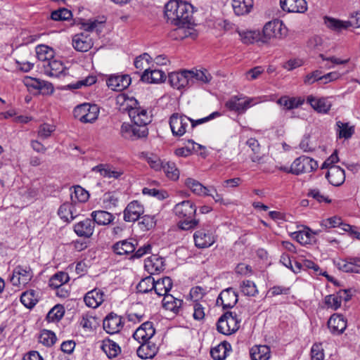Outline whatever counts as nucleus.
<instances>
[{
  "mask_svg": "<svg viewBox=\"0 0 360 360\" xmlns=\"http://www.w3.org/2000/svg\"><path fill=\"white\" fill-rule=\"evenodd\" d=\"M328 327L335 335L342 334L347 328V320L339 314H333L328 321Z\"/></svg>",
  "mask_w": 360,
  "mask_h": 360,
  "instance_id": "20",
  "label": "nucleus"
},
{
  "mask_svg": "<svg viewBox=\"0 0 360 360\" xmlns=\"http://www.w3.org/2000/svg\"><path fill=\"white\" fill-rule=\"evenodd\" d=\"M342 295L337 294L328 295L325 297V304L333 310H337L341 306Z\"/></svg>",
  "mask_w": 360,
  "mask_h": 360,
  "instance_id": "53",
  "label": "nucleus"
},
{
  "mask_svg": "<svg viewBox=\"0 0 360 360\" xmlns=\"http://www.w3.org/2000/svg\"><path fill=\"white\" fill-rule=\"evenodd\" d=\"M144 212L143 206L137 200L129 203L124 210V220L127 222H134Z\"/></svg>",
  "mask_w": 360,
  "mask_h": 360,
  "instance_id": "17",
  "label": "nucleus"
},
{
  "mask_svg": "<svg viewBox=\"0 0 360 360\" xmlns=\"http://www.w3.org/2000/svg\"><path fill=\"white\" fill-rule=\"evenodd\" d=\"M123 326L122 318L114 312L108 314L103 321V329L109 334H115L120 332Z\"/></svg>",
  "mask_w": 360,
  "mask_h": 360,
  "instance_id": "12",
  "label": "nucleus"
},
{
  "mask_svg": "<svg viewBox=\"0 0 360 360\" xmlns=\"http://www.w3.org/2000/svg\"><path fill=\"white\" fill-rule=\"evenodd\" d=\"M184 185L195 195H210V189L193 178H186L184 180Z\"/></svg>",
  "mask_w": 360,
  "mask_h": 360,
  "instance_id": "40",
  "label": "nucleus"
},
{
  "mask_svg": "<svg viewBox=\"0 0 360 360\" xmlns=\"http://www.w3.org/2000/svg\"><path fill=\"white\" fill-rule=\"evenodd\" d=\"M240 287L244 295L254 297L258 293L257 286L252 281H243Z\"/></svg>",
  "mask_w": 360,
  "mask_h": 360,
  "instance_id": "57",
  "label": "nucleus"
},
{
  "mask_svg": "<svg viewBox=\"0 0 360 360\" xmlns=\"http://www.w3.org/2000/svg\"><path fill=\"white\" fill-rule=\"evenodd\" d=\"M158 348L155 344L150 342H142V345L138 348L137 355L142 359H151L157 353Z\"/></svg>",
  "mask_w": 360,
  "mask_h": 360,
  "instance_id": "45",
  "label": "nucleus"
},
{
  "mask_svg": "<svg viewBox=\"0 0 360 360\" xmlns=\"http://www.w3.org/2000/svg\"><path fill=\"white\" fill-rule=\"evenodd\" d=\"M162 168L169 179L173 181L179 179L180 173L174 162L170 161L164 162Z\"/></svg>",
  "mask_w": 360,
  "mask_h": 360,
  "instance_id": "51",
  "label": "nucleus"
},
{
  "mask_svg": "<svg viewBox=\"0 0 360 360\" xmlns=\"http://www.w3.org/2000/svg\"><path fill=\"white\" fill-rule=\"evenodd\" d=\"M93 172H99L105 178L118 179L124 174V170L117 169L108 164H100L92 168Z\"/></svg>",
  "mask_w": 360,
  "mask_h": 360,
  "instance_id": "25",
  "label": "nucleus"
},
{
  "mask_svg": "<svg viewBox=\"0 0 360 360\" xmlns=\"http://www.w3.org/2000/svg\"><path fill=\"white\" fill-rule=\"evenodd\" d=\"M92 221L100 226H105L113 221L115 217L110 212L104 210L94 211L91 214Z\"/></svg>",
  "mask_w": 360,
  "mask_h": 360,
  "instance_id": "39",
  "label": "nucleus"
},
{
  "mask_svg": "<svg viewBox=\"0 0 360 360\" xmlns=\"http://www.w3.org/2000/svg\"><path fill=\"white\" fill-rule=\"evenodd\" d=\"M70 278L67 273L60 271L54 274L49 280V285L52 288H59L68 282Z\"/></svg>",
  "mask_w": 360,
  "mask_h": 360,
  "instance_id": "50",
  "label": "nucleus"
},
{
  "mask_svg": "<svg viewBox=\"0 0 360 360\" xmlns=\"http://www.w3.org/2000/svg\"><path fill=\"white\" fill-rule=\"evenodd\" d=\"M74 210L75 207L72 204L65 202L60 206L58 210V214L64 221L70 222L76 217L74 215Z\"/></svg>",
  "mask_w": 360,
  "mask_h": 360,
  "instance_id": "47",
  "label": "nucleus"
},
{
  "mask_svg": "<svg viewBox=\"0 0 360 360\" xmlns=\"http://www.w3.org/2000/svg\"><path fill=\"white\" fill-rule=\"evenodd\" d=\"M191 119L184 115L173 113L169 117V126L174 136H182L191 123Z\"/></svg>",
  "mask_w": 360,
  "mask_h": 360,
  "instance_id": "10",
  "label": "nucleus"
},
{
  "mask_svg": "<svg viewBox=\"0 0 360 360\" xmlns=\"http://www.w3.org/2000/svg\"><path fill=\"white\" fill-rule=\"evenodd\" d=\"M33 273L30 266H16L11 278V282L14 285H25L32 278Z\"/></svg>",
  "mask_w": 360,
  "mask_h": 360,
  "instance_id": "11",
  "label": "nucleus"
},
{
  "mask_svg": "<svg viewBox=\"0 0 360 360\" xmlns=\"http://www.w3.org/2000/svg\"><path fill=\"white\" fill-rule=\"evenodd\" d=\"M56 341L55 333L51 330H44L39 336V342L45 346L51 347Z\"/></svg>",
  "mask_w": 360,
  "mask_h": 360,
  "instance_id": "54",
  "label": "nucleus"
},
{
  "mask_svg": "<svg viewBox=\"0 0 360 360\" xmlns=\"http://www.w3.org/2000/svg\"><path fill=\"white\" fill-rule=\"evenodd\" d=\"M205 302H193L191 305L193 309V317L196 321H202L205 316Z\"/></svg>",
  "mask_w": 360,
  "mask_h": 360,
  "instance_id": "55",
  "label": "nucleus"
},
{
  "mask_svg": "<svg viewBox=\"0 0 360 360\" xmlns=\"http://www.w3.org/2000/svg\"><path fill=\"white\" fill-rule=\"evenodd\" d=\"M250 354L252 360H268L271 356V350L266 345H256L251 348Z\"/></svg>",
  "mask_w": 360,
  "mask_h": 360,
  "instance_id": "42",
  "label": "nucleus"
},
{
  "mask_svg": "<svg viewBox=\"0 0 360 360\" xmlns=\"http://www.w3.org/2000/svg\"><path fill=\"white\" fill-rule=\"evenodd\" d=\"M130 84L131 78L128 75H112L107 80L108 86L115 91L127 89Z\"/></svg>",
  "mask_w": 360,
  "mask_h": 360,
  "instance_id": "22",
  "label": "nucleus"
},
{
  "mask_svg": "<svg viewBox=\"0 0 360 360\" xmlns=\"http://www.w3.org/2000/svg\"><path fill=\"white\" fill-rule=\"evenodd\" d=\"M335 124L338 139H349L354 134V126H350L348 122L337 121Z\"/></svg>",
  "mask_w": 360,
  "mask_h": 360,
  "instance_id": "46",
  "label": "nucleus"
},
{
  "mask_svg": "<svg viewBox=\"0 0 360 360\" xmlns=\"http://www.w3.org/2000/svg\"><path fill=\"white\" fill-rule=\"evenodd\" d=\"M129 117L135 125L139 127H146L151 122V115L148 109L140 105L135 109H132Z\"/></svg>",
  "mask_w": 360,
  "mask_h": 360,
  "instance_id": "16",
  "label": "nucleus"
},
{
  "mask_svg": "<svg viewBox=\"0 0 360 360\" xmlns=\"http://www.w3.org/2000/svg\"><path fill=\"white\" fill-rule=\"evenodd\" d=\"M195 245L198 248L210 247L215 242V237L211 230L205 229H200L193 235Z\"/></svg>",
  "mask_w": 360,
  "mask_h": 360,
  "instance_id": "13",
  "label": "nucleus"
},
{
  "mask_svg": "<svg viewBox=\"0 0 360 360\" xmlns=\"http://www.w3.org/2000/svg\"><path fill=\"white\" fill-rule=\"evenodd\" d=\"M73 114L82 123H92L98 118L99 108L96 104L84 103L76 106Z\"/></svg>",
  "mask_w": 360,
  "mask_h": 360,
  "instance_id": "4",
  "label": "nucleus"
},
{
  "mask_svg": "<svg viewBox=\"0 0 360 360\" xmlns=\"http://www.w3.org/2000/svg\"><path fill=\"white\" fill-rule=\"evenodd\" d=\"M237 32L243 44L262 43V33L259 31L238 30Z\"/></svg>",
  "mask_w": 360,
  "mask_h": 360,
  "instance_id": "38",
  "label": "nucleus"
},
{
  "mask_svg": "<svg viewBox=\"0 0 360 360\" xmlns=\"http://www.w3.org/2000/svg\"><path fill=\"white\" fill-rule=\"evenodd\" d=\"M243 98L245 97L243 95L233 96L225 103V107L238 114H243L248 108L257 103L254 98H246L243 102H241L240 101Z\"/></svg>",
  "mask_w": 360,
  "mask_h": 360,
  "instance_id": "9",
  "label": "nucleus"
},
{
  "mask_svg": "<svg viewBox=\"0 0 360 360\" xmlns=\"http://www.w3.org/2000/svg\"><path fill=\"white\" fill-rule=\"evenodd\" d=\"M94 222L89 218H86L74 226L75 233L79 237L90 238L94 231Z\"/></svg>",
  "mask_w": 360,
  "mask_h": 360,
  "instance_id": "26",
  "label": "nucleus"
},
{
  "mask_svg": "<svg viewBox=\"0 0 360 360\" xmlns=\"http://www.w3.org/2000/svg\"><path fill=\"white\" fill-rule=\"evenodd\" d=\"M324 350L321 343H314L311 348V360H323Z\"/></svg>",
  "mask_w": 360,
  "mask_h": 360,
  "instance_id": "64",
  "label": "nucleus"
},
{
  "mask_svg": "<svg viewBox=\"0 0 360 360\" xmlns=\"http://www.w3.org/2000/svg\"><path fill=\"white\" fill-rule=\"evenodd\" d=\"M238 302V294L233 288L223 290L217 300V304H221L224 309L233 307Z\"/></svg>",
  "mask_w": 360,
  "mask_h": 360,
  "instance_id": "15",
  "label": "nucleus"
},
{
  "mask_svg": "<svg viewBox=\"0 0 360 360\" xmlns=\"http://www.w3.org/2000/svg\"><path fill=\"white\" fill-rule=\"evenodd\" d=\"M193 6L184 1L170 0L165 6L167 22L176 26V38L184 39L191 34L190 26L194 24Z\"/></svg>",
  "mask_w": 360,
  "mask_h": 360,
  "instance_id": "1",
  "label": "nucleus"
},
{
  "mask_svg": "<svg viewBox=\"0 0 360 360\" xmlns=\"http://www.w3.org/2000/svg\"><path fill=\"white\" fill-rule=\"evenodd\" d=\"M22 82L27 90L34 94L50 95L54 91L53 84L45 80L27 76L24 77Z\"/></svg>",
  "mask_w": 360,
  "mask_h": 360,
  "instance_id": "6",
  "label": "nucleus"
},
{
  "mask_svg": "<svg viewBox=\"0 0 360 360\" xmlns=\"http://www.w3.org/2000/svg\"><path fill=\"white\" fill-rule=\"evenodd\" d=\"M164 259L157 255H152L145 259V269L150 274H158L164 270Z\"/></svg>",
  "mask_w": 360,
  "mask_h": 360,
  "instance_id": "27",
  "label": "nucleus"
},
{
  "mask_svg": "<svg viewBox=\"0 0 360 360\" xmlns=\"http://www.w3.org/2000/svg\"><path fill=\"white\" fill-rule=\"evenodd\" d=\"M36 53L39 60L46 64L48 61L53 59V50L46 45H39L36 48Z\"/></svg>",
  "mask_w": 360,
  "mask_h": 360,
  "instance_id": "48",
  "label": "nucleus"
},
{
  "mask_svg": "<svg viewBox=\"0 0 360 360\" xmlns=\"http://www.w3.org/2000/svg\"><path fill=\"white\" fill-rule=\"evenodd\" d=\"M175 215L182 220L179 223V229L185 231L195 229L199 220L193 219L196 213V206L191 200H184L177 203L174 207Z\"/></svg>",
  "mask_w": 360,
  "mask_h": 360,
  "instance_id": "2",
  "label": "nucleus"
},
{
  "mask_svg": "<svg viewBox=\"0 0 360 360\" xmlns=\"http://www.w3.org/2000/svg\"><path fill=\"white\" fill-rule=\"evenodd\" d=\"M20 302L28 309L33 308L38 302V295L34 290H30L22 293Z\"/></svg>",
  "mask_w": 360,
  "mask_h": 360,
  "instance_id": "49",
  "label": "nucleus"
},
{
  "mask_svg": "<svg viewBox=\"0 0 360 360\" xmlns=\"http://www.w3.org/2000/svg\"><path fill=\"white\" fill-rule=\"evenodd\" d=\"M141 229L143 231L150 230L156 225V220L155 216L144 215L141 217V221L139 222Z\"/></svg>",
  "mask_w": 360,
  "mask_h": 360,
  "instance_id": "63",
  "label": "nucleus"
},
{
  "mask_svg": "<svg viewBox=\"0 0 360 360\" xmlns=\"http://www.w3.org/2000/svg\"><path fill=\"white\" fill-rule=\"evenodd\" d=\"M72 16V12L65 8L53 11L51 13V18L55 21L68 20L70 19Z\"/></svg>",
  "mask_w": 360,
  "mask_h": 360,
  "instance_id": "59",
  "label": "nucleus"
},
{
  "mask_svg": "<svg viewBox=\"0 0 360 360\" xmlns=\"http://www.w3.org/2000/svg\"><path fill=\"white\" fill-rule=\"evenodd\" d=\"M104 295L101 290L95 288L85 295L84 301L86 306L95 309L103 302Z\"/></svg>",
  "mask_w": 360,
  "mask_h": 360,
  "instance_id": "31",
  "label": "nucleus"
},
{
  "mask_svg": "<svg viewBox=\"0 0 360 360\" xmlns=\"http://www.w3.org/2000/svg\"><path fill=\"white\" fill-rule=\"evenodd\" d=\"M72 46L78 51L86 52L93 46V41L89 35L80 33L73 37Z\"/></svg>",
  "mask_w": 360,
  "mask_h": 360,
  "instance_id": "30",
  "label": "nucleus"
},
{
  "mask_svg": "<svg viewBox=\"0 0 360 360\" xmlns=\"http://www.w3.org/2000/svg\"><path fill=\"white\" fill-rule=\"evenodd\" d=\"M64 313V307L62 305L58 304L49 311L47 319L49 321H58L63 318Z\"/></svg>",
  "mask_w": 360,
  "mask_h": 360,
  "instance_id": "60",
  "label": "nucleus"
},
{
  "mask_svg": "<svg viewBox=\"0 0 360 360\" xmlns=\"http://www.w3.org/2000/svg\"><path fill=\"white\" fill-rule=\"evenodd\" d=\"M188 70H184L181 72H174L169 74L168 80L171 86L176 89H181L191 86L190 79L187 72Z\"/></svg>",
  "mask_w": 360,
  "mask_h": 360,
  "instance_id": "19",
  "label": "nucleus"
},
{
  "mask_svg": "<svg viewBox=\"0 0 360 360\" xmlns=\"http://www.w3.org/2000/svg\"><path fill=\"white\" fill-rule=\"evenodd\" d=\"M138 245V242L134 238H129L117 242L112 245L113 252L119 255H132Z\"/></svg>",
  "mask_w": 360,
  "mask_h": 360,
  "instance_id": "18",
  "label": "nucleus"
},
{
  "mask_svg": "<svg viewBox=\"0 0 360 360\" xmlns=\"http://www.w3.org/2000/svg\"><path fill=\"white\" fill-rule=\"evenodd\" d=\"M172 281L168 277L165 276L158 281L154 280L153 290L158 296L168 295L169 291L172 288Z\"/></svg>",
  "mask_w": 360,
  "mask_h": 360,
  "instance_id": "37",
  "label": "nucleus"
},
{
  "mask_svg": "<svg viewBox=\"0 0 360 360\" xmlns=\"http://www.w3.org/2000/svg\"><path fill=\"white\" fill-rule=\"evenodd\" d=\"M318 163L314 159L302 155L297 158L291 164V174L298 176L304 173H309L316 169Z\"/></svg>",
  "mask_w": 360,
  "mask_h": 360,
  "instance_id": "8",
  "label": "nucleus"
},
{
  "mask_svg": "<svg viewBox=\"0 0 360 360\" xmlns=\"http://www.w3.org/2000/svg\"><path fill=\"white\" fill-rule=\"evenodd\" d=\"M71 199L72 201L77 200L81 202H84L88 200L89 194L87 191L80 186L74 187V192L71 193Z\"/></svg>",
  "mask_w": 360,
  "mask_h": 360,
  "instance_id": "58",
  "label": "nucleus"
},
{
  "mask_svg": "<svg viewBox=\"0 0 360 360\" xmlns=\"http://www.w3.org/2000/svg\"><path fill=\"white\" fill-rule=\"evenodd\" d=\"M240 322L241 319L235 311H227L219 319L217 329L219 333L229 335L239 329Z\"/></svg>",
  "mask_w": 360,
  "mask_h": 360,
  "instance_id": "3",
  "label": "nucleus"
},
{
  "mask_svg": "<svg viewBox=\"0 0 360 360\" xmlns=\"http://www.w3.org/2000/svg\"><path fill=\"white\" fill-rule=\"evenodd\" d=\"M262 33V44L268 43L273 38H281L286 34V27L279 20L269 21L264 26Z\"/></svg>",
  "mask_w": 360,
  "mask_h": 360,
  "instance_id": "5",
  "label": "nucleus"
},
{
  "mask_svg": "<svg viewBox=\"0 0 360 360\" xmlns=\"http://www.w3.org/2000/svg\"><path fill=\"white\" fill-rule=\"evenodd\" d=\"M326 25L330 30L335 32H341L343 30L352 27H360V13H353L349 20L343 21L333 18L326 17L324 18Z\"/></svg>",
  "mask_w": 360,
  "mask_h": 360,
  "instance_id": "7",
  "label": "nucleus"
},
{
  "mask_svg": "<svg viewBox=\"0 0 360 360\" xmlns=\"http://www.w3.org/2000/svg\"><path fill=\"white\" fill-rule=\"evenodd\" d=\"M182 304V300L175 298L172 295H165L162 300L163 307L167 310L174 312V314L179 313Z\"/></svg>",
  "mask_w": 360,
  "mask_h": 360,
  "instance_id": "44",
  "label": "nucleus"
},
{
  "mask_svg": "<svg viewBox=\"0 0 360 360\" xmlns=\"http://www.w3.org/2000/svg\"><path fill=\"white\" fill-rule=\"evenodd\" d=\"M42 66L44 73L50 77H62L68 74V69L63 63L54 58L48 61L46 64H43Z\"/></svg>",
  "mask_w": 360,
  "mask_h": 360,
  "instance_id": "14",
  "label": "nucleus"
},
{
  "mask_svg": "<svg viewBox=\"0 0 360 360\" xmlns=\"http://www.w3.org/2000/svg\"><path fill=\"white\" fill-rule=\"evenodd\" d=\"M335 264L340 270L344 272L360 274V257L339 259L335 262Z\"/></svg>",
  "mask_w": 360,
  "mask_h": 360,
  "instance_id": "23",
  "label": "nucleus"
},
{
  "mask_svg": "<svg viewBox=\"0 0 360 360\" xmlns=\"http://www.w3.org/2000/svg\"><path fill=\"white\" fill-rule=\"evenodd\" d=\"M246 144L252 149L254 155L251 156V160L254 162L260 163L262 160V156L259 155L260 146L258 141L255 139H249Z\"/></svg>",
  "mask_w": 360,
  "mask_h": 360,
  "instance_id": "52",
  "label": "nucleus"
},
{
  "mask_svg": "<svg viewBox=\"0 0 360 360\" xmlns=\"http://www.w3.org/2000/svg\"><path fill=\"white\" fill-rule=\"evenodd\" d=\"M326 178L331 185L334 186H339L345 181V170L339 166L330 167L326 174Z\"/></svg>",
  "mask_w": 360,
  "mask_h": 360,
  "instance_id": "29",
  "label": "nucleus"
},
{
  "mask_svg": "<svg viewBox=\"0 0 360 360\" xmlns=\"http://www.w3.org/2000/svg\"><path fill=\"white\" fill-rule=\"evenodd\" d=\"M318 231H313L309 227L304 226L302 230L292 233L293 238L302 245L311 244L316 241Z\"/></svg>",
  "mask_w": 360,
  "mask_h": 360,
  "instance_id": "28",
  "label": "nucleus"
},
{
  "mask_svg": "<svg viewBox=\"0 0 360 360\" xmlns=\"http://www.w3.org/2000/svg\"><path fill=\"white\" fill-rule=\"evenodd\" d=\"M307 102L319 113H328L332 106V103L328 98H316L313 95L307 96Z\"/></svg>",
  "mask_w": 360,
  "mask_h": 360,
  "instance_id": "21",
  "label": "nucleus"
},
{
  "mask_svg": "<svg viewBox=\"0 0 360 360\" xmlns=\"http://www.w3.org/2000/svg\"><path fill=\"white\" fill-rule=\"evenodd\" d=\"M253 0H232V7L236 15H245L253 8Z\"/></svg>",
  "mask_w": 360,
  "mask_h": 360,
  "instance_id": "35",
  "label": "nucleus"
},
{
  "mask_svg": "<svg viewBox=\"0 0 360 360\" xmlns=\"http://www.w3.org/2000/svg\"><path fill=\"white\" fill-rule=\"evenodd\" d=\"M154 278L152 276H147L141 280L136 286L139 292L147 293L153 290Z\"/></svg>",
  "mask_w": 360,
  "mask_h": 360,
  "instance_id": "56",
  "label": "nucleus"
},
{
  "mask_svg": "<svg viewBox=\"0 0 360 360\" xmlns=\"http://www.w3.org/2000/svg\"><path fill=\"white\" fill-rule=\"evenodd\" d=\"M96 82V77L95 76L89 75L84 79L77 81L76 83L68 84V88L69 89H77L82 88V86H91L95 84Z\"/></svg>",
  "mask_w": 360,
  "mask_h": 360,
  "instance_id": "61",
  "label": "nucleus"
},
{
  "mask_svg": "<svg viewBox=\"0 0 360 360\" xmlns=\"http://www.w3.org/2000/svg\"><path fill=\"white\" fill-rule=\"evenodd\" d=\"M304 101V98L301 96L290 97L288 96H283L277 100L276 103L283 107L284 110H290L303 105Z\"/></svg>",
  "mask_w": 360,
  "mask_h": 360,
  "instance_id": "32",
  "label": "nucleus"
},
{
  "mask_svg": "<svg viewBox=\"0 0 360 360\" xmlns=\"http://www.w3.org/2000/svg\"><path fill=\"white\" fill-rule=\"evenodd\" d=\"M187 74L190 79L191 86L193 85L195 82L208 84L212 78L211 74L206 69L188 70Z\"/></svg>",
  "mask_w": 360,
  "mask_h": 360,
  "instance_id": "33",
  "label": "nucleus"
},
{
  "mask_svg": "<svg viewBox=\"0 0 360 360\" xmlns=\"http://www.w3.org/2000/svg\"><path fill=\"white\" fill-rule=\"evenodd\" d=\"M321 226L326 229L339 227L343 231H349L352 230V226L347 224H344L342 219L337 216L323 220L321 223Z\"/></svg>",
  "mask_w": 360,
  "mask_h": 360,
  "instance_id": "41",
  "label": "nucleus"
},
{
  "mask_svg": "<svg viewBox=\"0 0 360 360\" xmlns=\"http://www.w3.org/2000/svg\"><path fill=\"white\" fill-rule=\"evenodd\" d=\"M281 8L288 13H303L307 10L305 0H280Z\"/></svg>",
  "mask_w": 360,
  "mask_h": 360,
  "instance_id": "24",
  "label": "nucleus"
},
{
  "mask_svg": "<svg viewBox=\"0 0 360 360\" xmlns=\"http://www.w3.org/2000/svg\"><path fill=\"white\" fill-rule=\"evenodd\" d=\"M166 75L164 71L160 70H149L146 68L142 74L141 79L142 82L147 83H159L165 81Z\"/></svg>",
  "mask_w": 360,
  "mask_h": 360,
  "instance_id": "36",
  "label": "nucleus"
},
{
  "mask_svg": "<svg viewBox=\"0 0 360 360\" xmlns=\"http://www.w3.org/2000/svg\"><path fill=\"white\" fill-rule=\"evenodd\" d=\"M117 103L120 105V110L127 112L129 115L132 109H135L139 105V103L135 98L124 94L117 96Z\"/></svg>",
  "mask_w": 360,
  "mask_h": 360,
  "instance_id": "34",
  "label": "nucleus"
},
{
  "mask_svg": "<svg viewBox=\"0 0 360 360\" xmlns=\"http://www.w3.org/2000/svg\"><path fill=\"white\" fill-rule=\"evenodd\" d=\"M101 349L109 359L117 357L121 352L120 347L110 339H105L103 341Z\"/></svg>",
  "mask_w": 360,
  "mask_h": 360,
  "instance_id": "43",
  "label": "nucleus"
},
{
  "mask_svg": "<svg viewBox=\"0 0 360 360\" xmlns=\"http://www.w3.org/2000/svg\"><path fill=\"white\" fill-rule=\"evenodd\" d=\"M226 345L221 343L211 349L210 354L214 360H222L226 356Z\"/></svg>",
  "mask_w": 360,
  "mask_h": 360,
  "instance_id": "62",
  "label": "nucleus"
}]
</instances>
